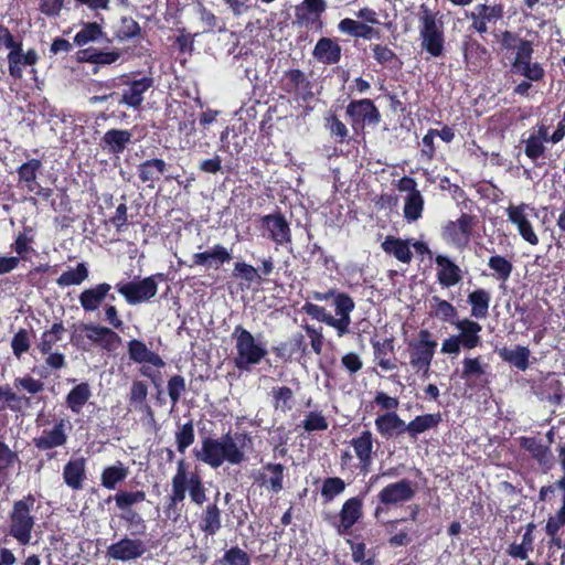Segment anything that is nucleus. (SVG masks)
Returning a JSON list of instances; mask_svg holds the SVG:
<instances>
[{"label":"nucleus","mask_w":565,"mask_h":565,"mask_svg":"<svg viewBox=\"0 0 565 565\" xmlns=\"http://www.w3.org/2000/svg\"><path fill=\"white\" fill-rule=\"evenodd\" d=\"M92 397V388L87 382H81L73 386L65 396L66 407L73 414H81L84 406Z\"/></svg>","instance_id":"a19ab883"},{"label":"nucleus","mask_w":565,"mask_h":565,"mask_svg":"<svg viewBox=\"0 0 565 565\" xmlns=\"http://www.w3.org/2000/svg\"><path fill=\"white\" fill-rule=\"evenodd\" d=\"M103 35V31L99 24L92 22L86 23L81 31H78L74 38V42L79 45H86L89 42L98 40Z\"/></svg>","instance_id":"0e129e2a"},{"label":"nucleus","mask_w":565,"mask_h":565,"mask_svg":"<svg viewBox=\"0 0 565 565\" xmlns=\"http://www.w3.org/2000/svg\"><path fill=\"white\" fill-rule=\"evenodd\" d=\"M86 479V459L84 457L68 460L63 468V480L72 490L83 489Z\"/></svg>","instance_id":"f704fd0d"},{"label":"nucleus","mask_w":565,"mask_h":565,"mask_svg":"<svg viewBox=\"0 0 565 565\" xmlns=\"http://www.w3.org/2000/svg\"><path fill=\"white\" fill-rule=\"evenodd\" d=\"M488 266L495 273V278L501 281H507L513 270L512 263L501 255H493L488 260Z\"/></svg>","instance_id":"052dcab7"},{"label":"nucleus","mask_w":565,"mask_h":565,"mask_svg":"<svg viewBox=\"0 0 565 565\" xmlns=\"http://www.w3.org/2000/svg\"><path fill=\"white\" fill-rule=\"evenodd\" d=\"M120 57L117 51L103 52L95 49H86L77 54L78 61L89 62L97 65H110Z\"/></svg>","instance_id":"603ef678"},{"label":"nucleus","mask_w":565,"mask_h":565,"mask_svg":"<svg viewBox=\"0 0 565 565\" xmlns=\"http://www.w3.org/2000/svg\"><path fill=\"white\" fill-rule=\"evenodd\" d=\"M36 58L38 55L34 51L30 50L24 54L18 44L8 55L9 71H19L21 66H31Z\"/></svg>","instance_id":"4d7b16f0"},{"label":"nucleus","mask_w":565,"mask_h":565,"mask_svg":"<svg viewBox=\"0 0 565 565\" xmlns=\"http://www.w3.org/2000/svg\"><path fill=\"white\" fill-rule=\"evenodd\" d=\"M32 232L33 230L31 226H24L23 231L17 236L11 247L18 256L24 257L25 254L31 252L30 245L33 243Z\"/></svg>","instance_id":"338daca9"},{"label":"nucleus","mask_w":565,"mask_h":565,"mask_svg":"<svg viewBox=\"0 0 565 565\" xmlns=\"http://www.w3.org/2000/svg\"><path fill=\"white\" fill-rule=\"evenodd\" d=\"M127 350L129 359L135 363H149L158 369L166 365L163 359L158 353L151 351L141 340H129L127 342Z\"/></svg>","instance_id":"c756f323"},{"label":"nucleus","mask_w":565,"mask_h":565,"mask_svg":"<svg viewBox=\"0 0 565 565\" xmlns=\"http://www.w3.org/2000/svg\"><path fill=\"white\" fill-rule=\"evenodd\" d=\"M31 342L26 329H19L11 340V349L15 358L20 359L30 350Z\"/></svg>","instance_id":"774afa93"},{"label":"nucleus","mask_w":565,"mask_h":565,"mask_svg":"<svg viewBox=\"0 0 565 565\" xmlns=\"http://www.w3.org/2000/svg\"><path fill=\"white\" fill-rule=\"evenodd\" d=\"M167 172V163L159 158L147 159L137 166V175L139 180L149 189L154 188V183L160 181Z\"/></svg>","instance_id":"7c9ffc66"},{"label":"nucleus","mask_w":565,"mask_h":565,"mask_svg":"<svg viewBox=\"0 0 565 565\" xmlns=\"http://www.w3.org/2000/svg\"><path fill=\"white\" fill-rule=\"evenodd\" d=\"M501 15L502 9L498 6L478 4L467 18L472 21L471 28L482 34L488 31L487 23L500 19Z\"/></svg>","instance_id":"c9c22d12"},{"label":"nucleus","mask_w":565,"mask_h":565,"mask_svg":"<svg viewBox=\"0 0 565 565\" xmlns=\"http://www.w3.org/2000/svg\"><path fill=\"white\" fill-rule=\"evenodd\" d=\"M326 126L330 132V136L338 143H344L349 141V129L347 128L345 124L342 122L335 115H332L327 119Z\"/></svg>","instance_id":"69168bd1"},{"label":"nucleus","mask_w":565,"mask_h":565,"mask_svg":"<svg viewBox=\"0 0 565 565\" xmlns=\"http://www.w3.org/2000/svg\"><path fill=\"white\" fill-rule=\"evenodd\" d=\"M478 224L476 214L463 212L457 220H448L441 225L440 236L447 245L463 250L473 238Z\"/></svg>","instance_id":"1a4fd4ad"},{"label":"nucleus","mask_w":565,"mask_h":565,"mask_svg":"<svg viewBox=\"0 0 565 565\" xmlns=\"http://www.w3.org/2000/svg\"><path fill=\"white\" fill-rule=\"evenodd\" d=\"M526 211H531L535 216L536 212L534 207H531L526 203H521L518 205L510 204L507 207L508 220L515 225L520 236L527 242L530 245H537L540 239L536 235L532 223L529 220V215Z\"/></svg>","instance_id":"a211bd4d"},{"label":"nucleus","mask_w":565,"mask_h":565,"mask_svg":"<svg viewBox=\"0 0 565 565\" xmlns=\"http://www.w3.org/2000/svg\"><path fill=\"white\" fill-rule=\"evenodd\" d=\"M468 303L471 306V316L477 319H484L489 313V306L491 295L488 290L478 288L471 291L467 298Z\"/></svg>","instance_id":"09e8293b"},{"label":"nucleus","mask_w":565,"mask_h":565,"mask_svg":"<svg viewBox=\"0 0 565 565\" xmlns=\"http://www.w3.org/2000/svg\"><path fill=\"white\" fill-rule=\"evenodd\" d=\"M520 446L526 450L544 470H551L554 467L550 445H543L535 437H521Z\"/></svg>","instance_id":"bb28decb"},{"label":"nucleus","mask_w":565,"mask_h":565,"mask_svg":"<svg viewBox=\"0 0 565 565\" xmlns=\"http://www.w3.org/2000/svg\"><path fill=\"white\" fill-rule=\"evenodd\" d=\"M438 343L428 329H420L417 337L407 341L409 364L416 371L426 375L434 360Z\"/></svg>","instance_id":"f8f14e48"},{"label":"nucleus","mask_w":565,"mask_h":565,"mask_svg":"<svg viewBox=\"0 0 565 565\" xmlns=\"http://www.w3.org/2000/svg\"><path fill=\"white\" fill-rule=\"evenodd\" d=\"M263 469L270 472V477L267 478L266 473H259L256 481L262 486L268 487L275 493L280 492L284 489L285 466L268 462L264 465Z\"/></svg>","instance_id":"37998d69"},{"label":"nucleus","mask_w":565,"mask_h":565,"mask_svg":"<svg viewBox=\"0 0 565 565\" xmlns=\"http://www.w3.org/2000/svg\"><path fill=\"white\" fill-rule=\"evenodd\" d=\"M443 420L441 414L431 413L418 415L406 424V433L411 439L416 440L418 436L429 429L436 428Z\"/></svg>","instance_id":"ea45409f"},{"label":"nucleus","mask_w":565,"mask_h":565,"mask_svg":"<svg viewBox=\"0 0 565 565\" xmlns=\"http://www.w3.org/2000/svg\"><path fill=\"white\" fill-rule=\"evenodd\" d=\"M66 329L63 321L54 322L50 329L44 330L36 343V349L41 354L50 353L54 345L63 339Z\"/></svg>","instance_id":"49530a36"},{"label":"nucleus","mask_w":565,"mask_h":565,"mask_svg":"<svg viewBox=\"0 0 565 565\" xmlns=\"http://www.w3.org/2000/svg\"><path fill=\"white\" fill-rule=\"evenodd\" d=\"M374 360L376 364L384 371L396 369V359L394 355V338H385L383 340L371 339Z\"/></svg>","instance_id":"473e14b6"},{"label":"nucleus","mask_w":565,"mask_h":565,"mask_svg":"<svg viewBox=\"0 0 565 565\" xmlns=\"http://www.w3.org/2000/svg\"><path fill=\"white\" fill-rule=\"evenodd\" d=\"M458 329L457 334L466 350H472L481 345L480 332L482 327L479 322L465 318L457 320L454 324Z\"/></svg>","instance_id":"2f4dec72"},{"label":"nucleus","mask_w":565,"mask_h":565,"mask_svg":"<svg viewBox=\"0 0 565 565\" xmlns=\"http://www.w3.org/2000/svg\"><path fill=\"white\" fill-rule=\"evenodd\" d=\"M345 482L340 477H328L323 480L321 487V497L324 502H331L335 497L345 490Z\"/></svg>","instance_id":"bf43d9fd"},{"label":"nucleus","mask_w":565,"mask_h":565,"mask_svg":"<svg viewBox=\"0 0 565 565\" xmlns=\"http://www.w3.org/2000/svg\"><path fill=\"white\" fill-rule=\"evenodd\" d=\"M84 330L87 331L86 338L94 344L100 347L108 353L115 352L121 344V337L111 328L88 323L84 324Z\"/></svg>","instance_id":"aec40b11"},{"label":"nucleus","mask_w":565,"mask_h":565,"mask_svg":"<svg viewBox=\"0 0 565 565\" xmlns=\"http://www.w3.org/2000/svg\"><path fill=\"white\" fill-rule=\"evenodd\" d=\"M218 493L214 502L209 503L199 519V529L206 535H215L222 527V511L217 505Z\"/></svg>","instance_id":"e433bc0d"},{"label":"nucleus","mask_w":565,"mask_h":565,"mask_svg":"<svg viewBox=\"0 0 565 565\" xmlns=\"http://www.w3.org/2000/svg\"><path fill=\"white\" fill-rule=\"evenodd\" d=\"M309 297L317 301L332 299L337 317L327 312L324 307L309 301L305 302L301 308L306 315L333 328L339 338L350 333L351 312L355 309V302L349 294L339 291L335 288H330L323 292L311 291Z\"/></svg>","instance_id":"7ed1b4c3"},{"label":"nucleus","mask_w":565,"mask_h":565,"mask_svg":"<svg viewBox=\"0 0 565 565\" xmlns=\"http://www.w3.org/2000/svg\"><path fill=\"white\" fill-rule=\"evenodd\" d=\"M164 280L166 275L158 273L138 281H119L115 288L128 305L134 306L152 299L158 292V282Z\"/></svg>","instance_id":"ddd939ff"},{"label":"nucleus","mask_w":565,"mask_h":565,"mask_svg":"<svg viewBox=\"0 0 565 565\" xmlns=\"http://www.w3.org/2000/svg\"><path fill=\"white\" fill-rule=\"evenodd\" d=\"M213 565H252L249 554L238 545L226 548L223 555L216 558Z\"/></svg>","instance_id":"5fc2aeb1"},{"label":"nucleus","mask_w":565,"mask_h":565,"mask_svg":"<svg viewBox=\"0 0 565 565\" xmlns=\"http://www.w3.org/2000/svg\"><path fill=\"white\" fill-rule=\"evenodd\" d=\"M231 259L232 255L228 249L222 244H215L209 250L193 254L192 264L189 266L212 267L214 265L215 268H218Z\"/></svg>","instance_id":"cd10ccee"},{"label":"nucleus","mask_w":565,"mask_h":565,"mask_svg":"<svg viewBox=\"0 0 565 565\" xmlns=\"http://www.w3.org/2000/svg\"><path fill=\"white\" fill-rule=\"evenodd\" d=\"M424 198L420 192H414L407 194L404 203V217L408 222H415L419 220L424 211Z\"/></svg>","instance_id":"6e6d98bb"},{"label":"nucleus","mask_w":565,"mask_h":565,"mask_svg":"<svg viewBox=\"0 0 565 565\" xmlns=\"http://www.w3.org/2000/svg\"><path fill=\"white\" fill-rule=\"evenodd\" d=\"M404 522H406V519H395L390 520L385 524V529L388 534L387 543L393 548L407 546L417 536L416 531H413L412 527H398L399 524Z\"/></svg>","instance_id":"72a5a7b5"},{"label":"nucleus","mask_w":565,"mask_h":565,"mask_svg":"<svg viewBox=\"0 0 565 565\" xmlns=\"http://www.w3.org/2000/svg\"><path fill=\"white\" fill-rule=\"evenodd\" d=\"M147 551L148 546L145 541L136 536L125 535L107 547L106 556L109 559L126 563L141 558Z\"/></svg>","instance_id":"dca6fc26"},{"label":"nucleus","mask_w":565,"mask_h":565,"mask_svg":"<svg viewBox=\"0 0 565 565\" xmlns=\"http://www.w3.org/2000/svg\"><path fill=\"white\" fill-rule=\"evenodd\" d=\"M195 439L194 425L192 420L184 423L175 433L177 449L183 454Z\"/></svg>","instance_id":"680f3d73"},{"label":"nucleus","mask_w":565,"mask_h":565,"mask_svg":"<svg viewBox=\"0 0 565 565\" xmlns=\"http://www.w3.org/2000/svg\"><path fill=\"white\" fill-rule=\"evenodd\" d=\"M13 385L15 388L23 390L29 394L20 395L7 384L4 411H10L14 414H23L25 409L31 408L36 403L34 397L44 391V382L41 379H34L30 374L15 377Z\"/></svg>","instance_id":"6e6552de"},{"label":"nucleus","mask_w":565,"mask_h":565,"mask_svg":"<svg viewBox=\"0 0 565 565\" xmlns=\"http://www.w3.org/2000/svg\"><path fill=\"white\" fill-rule=\"evenodd\" d=\"M232 337L235 340L236 351L233 363L241 372H249L252 366L259 364L268 354L265 345L241 324L234 328Z\"/></svg>","instance_id":"39448f33"},{"label":"nucleus","mask_w":565,"mask_h":565,"mask_svg":"<svg viewBox=\"0 0 565 565\" xmlns=\"http://www.w3.org/2000/svg\"><path fill=\"white\" fill-rule=\"evenodd\" d=\"M429 316L431 318H436L443 322H448L450 324H455L458 320V311L456 307L438 296H433L429 300Z\"/></svg>","instance_id":"79ce46f5"},{"label":"nucleus","mask_w":565,"mask_h":565,"mask_svg":"<svg viewBox=\"0 0 565 565\" xmlns=\"http://www.w3.org/2000/svg\"><path fill=\"white\" fill-rule=\"evenodd\" d=\"M313 73H285L281 77V84L284 89L294 94L296 99L307 102L312 98L316 86L315 81L311 79Z\"/></svg>","instance_id":"6ab92c4d"},{"label":"nucleus","mask_w":565,"mask_h":565,"mask_svg":"<svg viewBox=\"0 0 565 565\" xmlns=\"http://www.w3.org/2000/svg\"><path fill=\"white\" fill-rule=\"evenodd\" d=\"M499 355L503 361L514 365L520 371L527 370L530 365L529 359L531 352L530 349L524 345H516L513 350L503 348L499 351Z\"/></svg>","instance_id":"3c124183"},{"label":"nucleus","mask_w":565,"mask_h":565,"mask_svg":"<svg viewBox=\"0 0 565 565\" xmlns=\"http://www.w3.org/2000/svg\"><path fill=\"white\" fill-rule=\"evenodd\" d=\"M347 115L352 128L358 130L365 125L376 126L381 121V114L371 99L352 100L347 106Z\"/></svg>","instance_id":"f3484780"},{"label":"nucleus","mask_w":565,"mask_h":565,"mask_svg":"<svg viewBox=\"0 0 565 565\" xmlns=\"http://www.w3.org/2000/svg\"><path fill=\"white\" fill-rule=\"evenodd\" d=\"M504 58H507L515 71H542L537 64L532 65V42L519 35L504 31L501 38Z\"/></svg>","instance_id":"9b49d317"},{"label":"nucleus","mask_w":565,"mask_h":565,"mask_svg":"<svg viewBox=\"0 0 565 565\" xmlns=\"http://www.w3.org/2000/svg\"><path fill=\"white\" fill-rule=\"evenodd\" d=\"M132 134L127 129L111 128L100 139V148L109 154L119 156L131 142Z\"/></svg>","instance_id":"a878e982"},{"label":"nucleus","mask_w":565,"mask_h":565,"mask_svg":"<svg viewBox=\"0 0 565 565\" xmlns=\"http://www.w3.org/2000/svg\"><path fill=\"white\" fill-rule=\"evenodd\" d=\"M67 443L66 420L61 418L55 422L52 429H44L40 437L33 438V445L39 450H50L62 447Z\"/></svg>","instance_id":"393cba45"},{"label":"nucleus","mask_w":565,"mask_h":565,"mask_svg":"<svg viewBox=\"0 0 565 565\" xmlns=\"http://www.w3.org/2000/svg\"><path fill=\"white\" fill-rule=\"evenodd\" d=\"M262 224L268 230L269 238L275 244L284 246L291 243L290 225L280 211L264 215Z\"/></svg>","instance_id":"4be33fe9"},{"label":"nucleus","mask_w":565,"mask_h":565,"mask_svg":"<svg viewBox=\"0 0 565 565\" xmlns=\"http://www.w3.org/2000/svg\"><path fill=\"white\" fill-rule=\"evenodd\" d=\"M233 275L236 278H241V279L247 281L248 284H252V282L262 284L264 281V278L259 274L258 269L245 262L235 263Z\"/></svg>","instance_id":"e2e57ef3"},{"label":"nucleus","mask_w":565,"mask_h":565,"mask_svg":"<svg viewBox=\"0 0 565 565\" xmlns=\"http://www.w3.org/2000/svg\"><path fill=\"white\" fill-rule=\"evenodd\" d=\"M129 475V468L121 461L116 465L107 466L103 469L100 475V483L108 490H115Z\"/></svg>","instance_id":"de8ad7c7"},{"label":"nucleus","mask_w":565,"mask_h":565,"mask_svg":"<svg viewBox=\"0 0 565 565\" xmlns=\"http://www.w3.org/2000/svg\"><path fill=\"white\" fill-rule=\"evenodd\" d=\"M42 170V161L40 159H30L17 169L18 188L25 189L29 193L40 196L47 201L53 195L51 188H44L38 182V175Z\"/></svg>","instance_id":"4468645a"},{"label":"nucleus","mask_w":565,"mask_h":565,"mask_svg":"<svg viewBox=\"0 0 565 565\" xmlns=\"http://www.w3.org/2000/svg\"><path fill=\"white\" fill-rule=\"evenodd\" d=\"M273 406L276 411L284 413L290 411L294 406V392L288 386L274 387L271 391Z\"/></svg>","instance_id":"13d9d810"},{"label":"nucleus","mask_w":565,"mask_h":565,"mask_svg":"<svg viewBox=\"0 0 565 565\" xmlns=\"http://www.w3.org/2000/svg\"><path fill=\"white\" fill-rule=\"evenodd\" d=\"M116 508L120 510L119 519L126 525L131 536H141L147 531V523L142 515L132 507L146 501L147 494L143 490L126 491L119 490L113 497Z\"/></svg>","instance_id":"423d86ee"},{"label":"nucleus","mask_w":565,"mask_h":565,"mask_svg":"<svg viewBox=\"0 0 565 565\" xmlns=\"http://www.w3.org/2000/svg\"><path fill=\"white\" fill-rule=\"evenodd\" d=\"M349 445L352 447L354 456L358 459L354 468L359 471V475L363 477L367 476L372 470L375 456L374 436L372 431L369 429L362 430L349 441Z\"/></svg>","instance_id":"2eb2a0df"},{"label":"nucleus","mask_w":565,"mask_h":565,"mask_svg":"<svg viewBox=\"0 0 565 565\" xmlns=\"http://www.w3.org/2000/svg\"><path fill=\"white\" fill-rule=\"evenodd\" d=\"M315 57L326 64H335L341 57L340 45L329 38L320 39L313 50Z\"/></svg>","instance_id":"c03bdc74"},{"label":"nucleus","mask_w":565,"mask_h":565,"mask_svg":"<svg viewBox=\"0 0 565 565\" xmlns=\"http://www.w3.org/2000/svg\"><path fill=\"white\" fill-rule=\"evenodd\" d=\"M153 84L151 77H142L132 81L127 88L122 90L119 103L126 104L132 108H138L143 102V94Z\"/></svg>","instance_id":"4c0bfd02"},{"label":"nucleus","mask_w":565,"mask_h":565,"mask_svg":"<svg viewBox=\"0 0 565 565\" xmlns=\"http://www.w3.org/2000/svg\"><path fill=\"white\" fill-rule=\"evenodd\" d=\"M487 366L488 365L482 364L480 356L465 358L462 360L460 377L465 380L470 387H473L478 383L486 384L488 381L482 377L487 375Z\"/></svg>","instance_id":"58836bf2"},{"label":"nucleus","mask_w":565,"mask_h":565,"mask_svg":"<svg viewBox=\"0 0 565 565\" xmlns=\"http://www.w3.org/2000/svg\"><path fill=\"white\" fill-rule=\"evenodd\" d=\"M419 35L422 47L431 56L439 57L444 54L445 35L444 23L426 4H422L418 13Z\"/></svg>","instance_id":"0eeeda50"},{"label":"nucleus","mask_w":565,"mask_h":565,"mask_svg":"<svg viewBox=\"0 0 565 565\" xmlns=\"http://www.w3.org/2000/svg\"><path fill=\"white\" fill-rule=\"evenodd\" d=\"M437 265V281L445 288H450L458 285L462 278L463 273L459 265H457L449 256L438 254L435 257Z\"/></svg>","instance_id":"b1692460"},{"label":"nucleus","mask_w":565,"mask_h":565,"mask_svg":"<svg viewBox=\"0 0 565 565\" xmlns=\"http://www.w3.org/2000/svg\"><path fill=\"white\" fill-rule=\"evenodd\" d=\"M111 286L108 282H99L95 286L84 289L78 300L85 312L98 310L106 299L114 301L116 296L110 292Z\"/></svg>","instance_id":"412c9836"},{"label":"nucleus","mask_w":565,"mask_h":565,"mask_svg":"<svg viewBox=\"0 0 565 565\" xmlns=\"http://www.w3.org/2000/svg\"><path fill=\"white\" fill-rule=\"evenodd\" d=\"M382 248L386 254L394 255L397 260L405 264H409L413 258L408 243L399 237L386 236Z\"/></svg>","instance_id":"8fccbe9b"},{"label":"nucleus","mask_w":565,"mask_h":565,"mask_svg":"<svg viewBox=\"0 0 565 565\" xmlns=\"http://www.w3.org/2000/svg\"><path fill=\"white\" fill-rule=\"evenodd\" d=\"M375 428L385 439L401 436L406 433V423L396 412H386L375 418Z\"/></svg>","instance_id":"c85d7f7f"},{"label":"nucleus","mask_w":565,"mask_h":565,"mask_svg":"<svg viewBox=\"0 0 565 565\" xmlns=\"http://www.w3.org/2000/svg\"><path fill=\"white\" fill-rule=\"evenodd\" d=\"M253 447V437L249 433H238L235 439L227 433L221 438L204 437L201 448L194 449L193 455L212 469L220 468L224 462L241 465L246 460L245 449Z\"/></svg>","instance_id":"f257e3e1"},{"label":"nucleus","mask_w":565,"mask_h":565,"mask_svg":"<svg viewBox=\"0 0 565 565\" xmlns=\"http://www.w3.org/2000/svg\"><path fill=\"white\" fill-rule=\"evenodd\" d=\"M338 30L343 34L364 40H372L379 35V32L371 25L350 18L341 20L338 24Z\"/></svg>","instance_id":"a18cd8bd"},{"label":"nucleus","mask_w":565,"mask_h":565,"mask_svg":"<svg viewBox=\"0 0 565 565\" xmlns=\"http://www.w3.org/2000/svg\"><path fill=\"white\" fill-rule=\"evenodd\" d=\"M89 276L88 267L85 263H78L74 269L64 271L57 279L56 284L61 287L78 286Z\"/></svg>","instance_id":"864d4df0"},{"label":"nucleus","mask_w":565,"mask_h":565,"mask_svg":"<svg viewBox=\"0 0 565 565\" xmlns=\"http://www.w3.org/2000/svg\"><path fill=\"white\" fill-rule=\"evenodd\" d=\"M417 483L409 479H401L383 487L376 495L374 516L380 518L393 507L402 505L413 500L417 493Z\"/></svg>","instance_id":"9d476101"},{"label":"nucleus","mask_w":565,"mask_h":565,"mask_svg":"<svg viewBox=\"0 0 565 565\" xmlns=\"http://www.w3.org/2000/svg\"><path fill=\"white\" fill-rule=\"evenodd\" d=\"M363 516V501L359 497L348 499L339 512V524L335 525L339 535H348L352 526Z\"/></svg>","instance_id":"5701e85b"},{"label":"nucleus","mask_w":565,"mask_h":565,"mask_svg":"<svg viewBox=\"0 0 565 565\" xmlns=\"http://www.w3.org/2000/svg\"><path fill=\"white\" fill-rule=\"evenodd\" d=\"M35 503V495L29 492L21 499L13 501L8 514L7 533L21 546H26L31 543L32 532L38 521Z\"/></svg>","instance_id":"20e7f679"},{"label":"nucleus","mask_w":565,"mask_h":565,"mask_svg":"<svg viewBox=\"0 0 565 565\" xmlns=\"http://www.w3.org/2000/svg\"><path fill=\"white\" fill-rule=\"evenodd\" d=\"M186 493L196 505H202L206 501V489L202 478L196 472H189L188 463L180 459L171 478V492L166 497L163 507L169 520L178 522L181 519Z\"/></svg>","instance_id":"f03ea898"}]
</instances>
